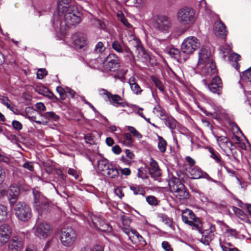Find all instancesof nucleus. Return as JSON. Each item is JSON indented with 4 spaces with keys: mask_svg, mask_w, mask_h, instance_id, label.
Returning a JSON list of instances; mask_svg holds the SVG:
<instances>
[{
    "mask_svg": "<svg viewBox=\"0 0 251 251\" xmlns=\"http://www.w3.org/2000/svg\"><path fill=\"white\" fill-rule=\"evenodd\" d=\"M105 50V47L103 44L101 42H99L95 46L94 51L96 53H102Z\"/></svg>",
    "mask_w": 251,
    "mask_h": 251,
    "instance_id": "nucleus-50",
    "label": "nucleus"
},
{
    "mask_svg": "<svg viewBox=\"0 0 251 251\" xmlns=\"http://www.w3.org/2000/svg\"><path fill=\"white\" fill-rule=\"evenodd\" d=\"M176 17L180 24L183 25H187L195 22L196 13L193 8L185 6L178 10Z\"/></svg>",
    "mask_w": 251,
    "mask_h": 251,
    "instance_id": "nucleus-2",
    "label": "nucleus"
},
{
    "mask_svg": "<svg viewBox=\"0 0 251 251\" xmlns=\"http://www.w3.org/2000/svg\"><path fill=\"white\" fill-rule=\"evenodd\" d=\"M172 23L171 19L166 16H158L154 24V27L158 30L168 32L171 28Z\"/></svg>",
    "mask_w": 251,
    "mask_h": 251,
    "instance_id": "nucleus-14",
    "label": "nucleus"
},
{
    "mask_svg": "<svg viewBox=\"0 0 251 251\" xmlns=\"http://www.w3.org/2000/svg\"><path fill=\"white\" fill-rule=\"evenodd\" d=\"M56 91L59 94L60 98L62 100H64L66 98V87L64 89L61 86L56 87Z\"/></svg>",
    "mask_w": 251,
    "mask_h": 251,
    "instance_id": "nucleus-49",
    "label": "nucleus"
},
{
    "mask_svg": "<svg viewBox=\"0 0 251 251\" xmlns=\"http://www.w3.org/2000/svg\"><path fill=\"white\" fill-rule=\"evenodd\" d=\"M151 80L153 82L155 85L158 89L162 92L164 91V86L161 81L156 76H152L151 77Z\"/></svg>",
    "mask_w": 251,
    "mask_h": 251,
    "instance_id": "nucleus-45",
    "label": "nucleus"
},
{
    "mask_svg": "<svg viewBox=\"0 0 251 251\" xmlns=\"http://www.w3.org/2000/svg\"><path fill=\"white\" fill-rule=\"evenodd\" d=\"M74 46L77 49H82L87 44L85 35L81 33H76L72 37Z\"/></svg>",
    "mask_w": 251,
    "mask_h": 251,
    "instance_id": "nucleus-20",
    "label": "nucleus"
},
{
    "mask_svg": "<svg viewBox=\"0 0 251 251\" xmlns=\"http://www.w3.org/2000/svg\"><path fill=\"white\" fill-rule=\"evenodd\" d=\"M146 201L150 205L154 206L158 205V201L153 196H149L147 197Z\"/></svg>",
    "mask_w": 251,
    "mask_h": 251,
    "instance_id": "nucleus-53",
    "label": "nucleus"
},
{
    "mask_svg": "<svg viewBox=\"0 0 251 251\" xmlns=\"http://www.w3.org/2000/svg\"><path fill=\"white\" fill-rule=\"evenodd\" d=\"M21 115L30 121L35 122L38 124L47 125L48 124V121H37L36 116L40 115L41 116L42 114L37 110H36L32 107H27L25 108V112L21 114Z\"/></svg>",
    "mask_w": 251,
    "mask_h": 251,
    "instance_id": "nucleus-17",
    "label": "nucleus"
},
{
    "mask_svg": "<svg viewBox=\"0 0 251 251\" xmlns=\"http://www.w3.org/2000/svg\"><path fill=\"white\" fill-rule=\"evenodd\" d=\"M12 232V228L10 225L7 224L0 225V246L5 245L9 241Z\"/></svg>",
    "mask_w": 251,
    "mask_h": 251,
    "instance_id": "nucleus-15",
    "label": "nucleus"
},
{
    "mask_svg": "<svg viewBox=\"0 0 251 251\" xmlns=\"http://www.w3.org/2000/svg\"><path fill=\"white\" fill-rule=\"evenodd\" d=\"M125 189V187H118L116 189H115V194L119 197L120 199H122L123 197H124L125 194L124 192V189Z\"/></svg>",
    "mask_w": 251,
    "mask_h": 251,
    "instance_id": "nucleus-57",
    "label": "nucleus"
},
{
    "mask_svg": "<svg viewBox=\"0 0 251 251\" xmlns=\"http://www.w3.org/2000/svg\"><path fill=\"white\" fill-rule=\"evenodd\" d=\"M208 90L213 93L218 95L222 93L223 84L221 79L219 76H215L210 83L207 85Z\"/></svg>",
    "mask_w": 251,
    "mask_h": 251,
    "instance_id": "nucleus-18",
    "label": "nucleus"
},
{
    "mask_svg": "<svg viewBox=\"0 0 251 251\" xmlns=\"http://www.w3.org/2000/svg\"><path fill=\"white\" fill-rule=\"evenodd\" d=\"M182 221L191 226L193 230H199L202 227V224L199 218L197 217L194 212L189 209L182 210Z\"/></svg>",
    "mask_w": 251,
    "mask_h": 251,
    "instance_id": "nucleus-3",
    "label": "nucleus"
},
{
    "mask_svg": "<svg viewBox=\"0 0 251 251\" xmlns=\"http://www.w3.org/2000/svg\"><path fill=\"white\" fill-rule=\"evenodd\" d=\"M126 56L129 58L130 63L132 65L135 63V57L133 55L132 52L129 48L126 47Z\"/></svg>",
    "mask_w": 251,
    "mask_h": 251,
    "instance_id": "nucleus-56",
    "label": "nucleus"
},
{
    "mask_svg": "<svg viewBox=\"0 0 251 251\" xmlns=\"http://www.w3.org/2000/svg\"><path fill=\"white\" fill-rule=\"evenodd\" d=\"M130 188L135 195H141L144 196L146 193L144 188L142 187L130 186Z\"/></svg>",
    "mask_w": 251,
    "mask_h": 251,
    "instance_id": "nucleus-46",
    "label": "nucleus"
},
{
    "mask_svg": "<svg viewBox=\"0 0 251 251\" xmlns=\"http://www.w3.org/2000/svg\"><path fill=\"white\" fill-rule=\"evenodd\" d=\"M171 193L179 201H184L189 199V192L179 178L173 177L168 182Z\"/></svg>",
    "mask_w": 251,
    "mask_h": 251,
    "instance_id": "nucleus-1",
    "label": "nucleus"
},
{
    "mask_svg": "<svg viewBox=\"0 0 251 251\" xmlns=\"http://www.w3.org/2000/svg\"><path fill=\"white\" fill-rule=\"evenodd\" d=\"M112 48L118 52H122L124 50V44H120L119 42L115 41L113 42Z\"/></svg>",
    "mask_w": 251,
    "mask_h": 251,
    "instance_id": "nucleus-47",
    "label": "nucleus"
},
{
    "mask_svg": "<svg viewBox=\"0 0 251 251\" xmlns=\"http://www.w3.org/2000/svg\"><path fill=\"white\" fill-rule=\"evenodd\" d=\"M90 217L93 226L96 228L101 221L102 217L98 214H91Z\"/></svg>",
    "mask_w": 251,
    "mask_h": 251,
    "instance_id": "nucleus-44",
    "label": "nucleus"
},
{
    "mask_svg": "<svg viewBox=\"0 0 251 251\" xmlns=\"http://www.w3.org/2000/svg\"><path fill=\"white\" fill-rule=\"evenodd\" d=\"M129 239L133 244H137L138 242H145L142 236L135 230L131 229L126 232Z\"/></svg>",
    "mask_w": 251,
    "mask_h": 251,
    "instance_id": "nucleus-25",
    "label": "nucleus"
},
{
    "mask_svg": "<svg viewBox=\"0 0 251 251\" xmlns=\"http://www.w3.org/2000/svg\"><path fill=\"white\" fill-rule=\"evenodd\" d=\"M162 247L166 251H173V249L167 241H164L162 243Z\"/></svg>",
    "mask_w": 251,
    "mask_h": 251,
    "instance_id": "nucleus-64",
    "label": "nucleus"
},
{
    "mask_svg": "<svg viewBox=\"0 0 251 251\" xmlns=\"http://www.w3.org/2000/svg\"><path fill=\"white\" fill-rule=\"evenodd\" d=\"M157 137L158 140V149L161 153H164L166 151L167 143L162 136L157 135Z\"/></svg>",
    "mask_w": 251,
    "mask_h": 251,
    "instance_id": "nucleus-33",
    "label": "nucleus"
},
{
    "mask_svg": "<svg viewBox=\"0 0 251 251\" xmlns=\"http://www.w3.org/2000/svg\"><path fill=\"white\" fill-rule=\"evenodd\" d=\"M232 209L234 214L239 217L241 219L245 220L247 219V215L242 210L235 206L233 207Z\"/></svg>",
    "mask_w": 251,
    "mask_h": 251,
    "instance_id": "nucleus-42",
    "label": "nucleus"
},
{
    "mask_svg": "<svg viewBox=\"0 0 251 251\" xmlns=\"http://www.w3.org/2000/svg\"><path fill=\"white\" fill-rule=\"evenodd\" d=\"M23 247V241L17 236L13 237L8 245L9 251H20Z\"/></svg>",
    "mask_w": 251,
    "mask_h": 251,
    "instance_id": "nucleus-24",
    "label": "nucleus"
},
{
    "mask_svg": "<svg viewBox=\"0 0 251 251\" xmlns=\"http://www.w3.org/2000/svg\"><path fill=\"white\" fill-rule=\"evenodd\" d=\"M16 216L23 221L26 222L31 217V209L30 207L24 202H18L14 208Z\"/></svg>",
    "mask_w": 251,
    "mask_h": 251,
    "instance_id": "nucleus-5",
    "label": "nucleus"
},
{
    "mask_svg": "<svg viewBox=\"0 0 251 251\" xmlns=\"http://www.w3.org/2000/svg\"><path fill=\"white\" fill-rule=\"evenodd\" d=\"M70 8L67 10L62 11L64 14V22L67 26L75 25L78 24L81 20L80 13L76 10H73Z\"/></svg>",
    "mask_w": 251,
    "mask_h": 251,
    "instance_id": "nucleus-8",
    "label": "nucleus"
},
{
    "mask_svg": "<svg viewBox=\"0 0 251 251\" xmlns=\"http://www.w3.org/2000/svg\"><path fill=\"white\" fill-rule=\"evenodd\" d=\"M165 125L171 129H174L176 127V121L171 117H168L165 119Z\"/></svg>",
    "mask_w": 251,
    "mask_h": 251,
    "instance_id": "nucleus-43",
    "label": "nucleus"
},
{
    "mask_svg": "<svg viewBox=\"0 0 251 251\" xmlns=\"http://www.w3.org/2000/svg\"><path fill=\"white\" fill-rule=\"evenodd\" d=\"M240 76L243 81L246 82L251 81V67L243 72Z\"/></svg>",
    "mask_w": 251,
    "mask_h": 251,
    "instance_id": "nucleus-39",
    "label": "nucleus"
},
{
    "mask_svg": "<svg viewBox=\"0 0 251 251\" xmlns=\"http://www.w3.org/2000/svg\"><path fill=\"white\" fill-rule=\"evenodd\" d=\"M49 89L47 87H38L36 88V91L40 94L46 96Z\"/></svg>",
    "mask_w": 251,
    "mask_h": 251,
    "instance_id": "nucleus-62",
    "label": "nucleus"
},
{
    "mask_svg": "<svg viewBox=\"0 0 251 251\" xmlns=\"http://www.w3.org/2000/svg\"><path fill=\"white\" fill-rule=\"evenodd\" d=\"M119 170H121L122 175H126V169H122L119 166L117 167L115 165L111 164L109 165L106 172L103 176H106L110 178H114L118 176L119 175Z\"/></svg>",
    "mask_w": 251,
    "mask_h": 251,
    "instance_id": "nucleus-22",
    "label": "nucleus"
},
{
    "mask_svg": "<svg viewBox=\"0 0 251 251\" xmlns=\"http://www.w3.org/2000/svg\"><path fill=\"white\" fill-rule=\"evenodd\" d=\"M112 228L111 226L107 223L101 225V226H99V229L102 232H110L112 231Z\"/></svg>",
    "mask_w": 251,
    "mask_h": 251,
    "instance_id": "nucleus-51",
    "label": "nucleus"
},
{
    "mask_svg": "<svg viewBox=\"0 0 251 251\" xmlns=\"http://www.w3.org/2000/svg\"><path fill=\"white\" fill-rule=\"evenodd\" d=\"M153 112L157 114L160 117L165 116L166 114L165 110L159 105L154 108Z\"/></svg>",
    "mask_w": 251,
    "mask_h": 251,
    "instance_id": "nucleus-48",
    "label": "nucleus"
},
{
    "mask_svg": "<svg viewBox=\"0 0 251 251\" xmlns=\"http://www.w3.org/2000/svg\"><path fill=\"white\" fill-rule=\"evenodd\" d=\"M148 171L151 176L155 180H157L161 176V170L159 168L158 163L152 158H150Z\"/></svg>",
    "mask_w": 251,
    "mask_h": 251,
    "instance_id": "nucleus-19",
    "label": "nucleus"
},
{
    "mask_svg": "<svg viewBox=\"0 0 251 251\" xmlns=\"http://www.w3.org/2000/svg\"><path fill=\"white\" fill-rule=\"evenodd\" d=\"M137 77L135 76L131 77L128 80V83L133 93L139 95L141 93L142 90L137 83Z\"/></svg>",
    "mask_w": 251,
    "mask_h": 251,
    "instance_id": "nucleus-27",
    "label": "nucleus"
},
{
    "mask_svg": "<svg viewBox=\"0 0 251 251\" xmlns=\"http://www.w3.org/2000/svg\"><path fill=\"white\" fill-rule=\"evenodd\" d=\"M19 189L17 187L10 186L8 189L7 199L11 205L14 204L19 195Z\"/></svg>",
    "mask_w": 251,
    "mask_h": 251,
    "instance_id": "nucleus-26",
    "label": "nucleus"
},
{
    "mask_svg": "<svg viewBox=\"0 0 251 251\" xmlns=\"http://www.w3.org/2000/svg\"><path fill=\"white\" fill-rule=\"evenodd\" d=\"M47 75V71L44 69H39L37 72V77L38 79H41Z\"/></svg>",
    "mask_w": 251,
    "mask_h": 251,
    "instance_id": "nucleus-55",
    "label": "nucleus"
},
{
    "mask_svg": "<svg viewBox=\"0 0 251 251\" xmlns=\"http://www.w3.org/2000/svg\"><path fill=\"white\" fill-rule=\"evenodd\" d=\"M135 155L133 151L126 149V164H130L134 161Z\"/></svg>",
    "mask_w": 251,
    "mask_h": 251,
    "instance_id": "nucleus-52",
    "label": "nucleus"
},
{
    "mask_svg": "<svg viewBox=\"0 0 251 251\" xmlns=\"http://www.w3.org/2000/svg\"><path fill=\"white\" fill-rule=\"evenodd\" d=\"M138 57L142 59L143 62H150L151 56L150 53L142 46L138 50Z\"/></svg>",
    "mask_w": 251,
    "mask_h": 251,
    "instance_id": "nucleus-30",
    "label": "nucleus"
},
{
    "mask_svg": "<svg viewBox=\"0 0 251 251\" xmlns=\"http://www.w3.org/2000/svg\"><path fill=\"white\" fill-rule=\"evenodd\" d=\"M168 53L171 57L177 60L179 59L180 51L177 49L172 48L168 50Z\"/></svg>",
    "mask_w": 251,
    "mask_h": 251,
    "instance_id": "nucleus-40",
    "label": "nucleus"
},
{
    "mask_svg": "<svg viewBox=\"0 0 251 251\" xmlns=\"http://www.w3.org/2000/svg\"><path fill=\"white\" fill-rule=\"evenodd\" d=\"M76 238L75 232L72 227H67L61 229L60 240L64 246H71L75 243Z\"/></svg>",
    "mask_w": 251,
    "mask_h": 251,
    "instance_id": "nucleus-6",
    "label": "nucleus"
},
{
    "mask_svg": "<svg viewBox=\"0 0 251 251\" xmlns=\"http://www.w3.org/2000/svg\"><path fill=\"white\" fill-rule=\"evenodd\" d=\"M34 207L41 215L46 214L50 210V204L47 200L37 191H33Z\"/></svg>",
    "mask_w": 251,
    "mask_h": 251,
    "instance_id": "nucleus-4",
    "label": "nucleus"
},
{
    "mask_svg": "<svg viewBox=\"0 0 251 251\" xmlns=\"http://www.w3.org/2000/svg\"><path fill=\"white\" fill-rule=\"evenodd\" d=\"M126 128L128 131V133H127L128 134H130L131 136L132 135L138 139L142 138V135L133 126H126Z\"/></svg>",
    "mask_w": 251,
    "mask_h": 251,
    "instance_id": "nucleus-35",
    "label": "nucleus"
},
{
    "mask_svg": "<svg viewBox=\"0 0 251 251\" xmlns=\"http://www.w3.org/2000/svg\"><path fill=\"white\" fill-rule=\"evenodd\" d=\"M12 125L13 128L17 130H20L23 127L22 124L20 122L16 120L12 121Z\"/></svg>",
    "mask_w": 251,
    "mask_h": 251,
    "instance_id": "nucleus-58",
    "label": "nucleus"
},
{
    "mask_svg": "<svg viewBox=\"0 0 251 251\" xmlns=\"http://www.w3.org/2000/svg\"><path fill=\"white\" fill-rule=\"evenodd\" d=\"M46 97H48L50 100H52L54 102L57 101L58 100L57 97L56 96H55L54 94L52 93L49 89L46 95Z\"/></svg>",
    "mask_w": 251,
    "mask_h": 251,
    "instance_id": "nucleus-60",
    "label": "nucleus"
},
{
    "mask_svg": "<svg viewBox=\"0 0 251 251\" xmlns=\"http://www.w3.org/2000/svg\"><path fill=\"white\" fill-rule=\"evenodd\" d=\"M210 52L206 48H201L199 52V63L205 64L210 61L209 57Z\"/></svg>",
    "mask_w": 251,
    "mask_h": 251,
    "instance_id": "nucleus-28",
    "label": "nucleus"
},
{
    "mask_svg": "<svg viewBox=\"0 0 251 251\" xmlns=\"http://www.w3.org/2000/svg\"><path fill=\"white\" fill-rule=\"evenodd\" d=\"M126 39L129 46L132 49L138 50L142 47L141 42L134 34V29L132 25L126 21Z\"/></svg>",
    "mask_w": 251,
    "mask_h": 251,
    "instance_id": "nucleus-9",
    "label": "nucleus"
},
{
    "mask_svg": "<svg viewBox=\"0 0 251 251\" xmlns=\"http://www.w3.org/2000/svg\"><path fill=\"white\" fill-rule=\"evenodd\" d=\"M52 226L46 222L39 223L34 228L35 235L43 239L50 236L52 233Z\"/></svg>",
    "mask_w": 251,
    "mask_h": 251,
    "instance_id": "nucleus-10",
    "label": "nucleus"
},
{
    "mask_svg": "<svg viewBox=\"0 0 251 251\" xmlns=\"http://www.w3.org/2000/svg\"><path fill=\"white\" fill-rule=\"evenodd\" d=\"M202 227L201 228L200 231H198L202 236L201 241L203 244L208 245L209 242L213 239L214 236V232L215 231V226L214 225H211L208 229L202 231Z\"/></svg>",
    "mask_w": 251,
    "mask_h": 251,
    "instance_id": "nucleus-16",
    "label": "nucleus"
},
{
    "mask_svg": "<svg viewBox=\"0 0 251 251\" xmlns=\"http://www.w3.org/2000/svg\"><path fill=\"white\" fill-rule=\"evenodd\" d=\"M41 117H43L41 121H48V123L50 120L57 121L59 119V116L53 112H47L44 114H42Z\"/></svg>",
    "mask_w": 251,
    "mask_h": 251,
    "instance_id": "nucleus-31",
    "label": "nucleus"
},
{
    "mask_svg": "<svg viewBox=\"0 0 251 251\" xmlns=\"http://www.w3.org/2000/svg\"><path fill=\"white\" fill-rule=\"evenodd\" d=\"M70 0H58V10L60 12L61 10L62 11L67 10L70 8H73L72 6H69L68 4Z\"/></svg>",
    "mask_w": 251,
    "mask_h": 251,
    "instance_id": "nucleus-34",
    "label": "nucleus"
},
{
    "mask_svg": "<svg viewBox=\"0 0 251 251\" xmlns=\"http://www.w3.org/2000/svg\"><path fill=\"white\" fill-rule=\"evenodd\" d=\"M188 173L190 175L191 178L193 179H199L201 177L211 178L206 173H203L201 169L196 166L190 167L188 169Z\"/></svg>",
    "mask_w": 251,
    "mask_h": 251,
    "instance_id": "nucleus-21",
    "label": "nucleus"
},
{
    "mask_svg": "<svg viewBox=\"0 0 251 251\" xmlns=\"http://www.w3.org/2000/svg\"><path fill=\"white\" fill-rule=\"evenodd\" d=\"M0 102L8 109H13V107L12 106V103L7 97L0 95Z\"/></svg>",
    "mask_w": 251,
    "mask_h": 251,
    "instance_id": "nucleus-41",
    "label": "nucleus"
},
{
    "mask_svg": "<svg viewBox=\"0 0 251 251\" xmlns=\"http://www.w3.org/2000/svg\"><path fill=\"white\" fill-rule=\"evenodd\" d=\"M8 211L6 206L0 204V223L5 221L7 219Z\"/></svg>",
    "mask_w": 251,
    "mask_h": 251,
    "instance_id": "nucleus-36",
    "label": "nucleus"
},
{
    "mask_svg": "<svg viewBox=\"0 0 251 251\" xmlns=\"http://www.w3.org/2000/svg\"><path fill=\"white\" fill-rule=\"evenodd\" d=\"M23 167L29 170V171H33L34 170V167L32 162L26 161L23 165Z\"/></svg>",
    "mask_w": 251,
    "mask_h": 251,
    "instance_id": "nucleus-63",
    "label": "nucleus"
},
{
    "mask_svg": "<svg viewBox=\"0 0 251 251\" xmlns=\"http://www.w3.org/2000/svg\"><path fill=\"white\" fill-rule=\"evenodd\" d=\"M205 63L206 66L207 67V75L211 76L216 73L217 70L215 63H214L212 61L210 60Z\"/></svg>",
    "mask_w": 251,
    "mask_h": 251,
    "instance_id": "nucleus-32",
    "label": "nucleus"
},
{
    "mask_svg": "<svg viewBox=\"0 0 251 251\" xmlns=\"http://www.w3.org/2000/svg\"><path fill=\"white\" fill-rule=\"evenodd\" d=\"M126 71L124 70H121L118 72L115 75V78H118L123 82L125 81Z\"/></svg>",
    "mask_w": 251,
    "mask_h": 251,
    "instance_id": "nucleus-54",
    "label": "nucleus"
},
{
    "mask_svg": "<svg viewBox=\"0 0 251 251\" xmlns=\"http://www.w3.org/2000/svg\"><path fill=\"white\" fill-rule=\"evenodd\" d=\"M214 32L217 36L221 38H225L227 34L226 25L221 21L215 23Z\"/></svg>",
    "mask_w": 251,
    "mask_h": 251,
    "instance_id": "nucleus-23",
    "label": "nucleus"
},
{
    "mask_svg": "<svg viewBox=\"0 0 251 251\" xmlns=\"http://www.w3.org/2000/svg\"><path fill=\"white\" fill-rule=\"evenodd\" d=\"M0 162H2L6 164H9L10 162V158L8 156L5 155L4 153H0Z\"/></svg>",
    "mask_w": 251,
    "mask_h": 251,
    "instance_id": "nucleus-59",
    "label": "nucleus"
},
{
    "mask_svg": "<svg viewBox=\"0 0 251 251\" xmlns=\"http://www.w3.org/2000/svg\"><path fill=\"white\" fill-rule=\"evenodd\" d=\"M200 46L199 40L196 37L190 36L186 38L183 41L181 49L184 53L191 54L199 48Z\"/></svg>",
    "mask_w": 251,
    "mask_h": 251,
    "instance_id": "nucleus-7",
    "label": "nucleus"
},
{
    "mask_svg": "<svg viewBox=\"0 0 251 251\" xmlns=\"http://www.w3.org/2000/svg\"><path fill=\"white\" fill-rule=\"evenodd\" d=\"M119 67V60L114 54H109L103 62V69L105 72L114 71Z\"/></svg>",
    "mask_w": 251,
    "mask_h": 251,
    "instance_id": "nucleus-12",
    "label": "nucleus"
},
{
    "mask_svg": "<svg viewBox=\"0 0 251 251\" xmlns=\"http://www.w3.org/2000/svg\"><path fill=\"white\" fill-rule=\"evenodd\" d=\"M99 93L106 101L109 102L110 103L116 106L118 105L124 106V103L121 102L122 99L120 96L117 95H112L104 89H100Z\"/></svg>",
    "mask_w": 251,
    "mask_h": 251,
    "instance_id": "nucleus-11",
    "label": "nucleus"
},
{
    "mask_svg": "<svg viewBox=\"0 0 251 251\" xmlns=\"http://www.w3.org/2000/svg\"><path fill=\"white\" fill-rule=\"evenodd\" d=\"M138 176L139 177H141L142 179H146L147 178V176L145 173V171L143 167H141L138 169Z\"/></svg>",
    "mask_w": 251,
    "mask_h": 251,
    "instance_id": "nucleus-61",
    "label": "nucleus"
},
{
    "mask_svg": "<svg viewBox=\"0 0 251 251\" xmlns=\"http://www.w3.org/2000/svg\"><path fill=\"white\" fill-rule=\"evenodd\" d=\"M111 164L106 159H102L98 161V168L102 175L103 176L105 172H106Z\"/></svg>",
    "mask_w": 251,
    "mask_h": 251,
    "instance_id": "nucleus-29",
    "label": "nucleus"
},
{
    "mask_svg": "<svg viewBox=\"0 0 251 251\" xmlns=\"http://www.w3.org/2000/svg\"><path fill=\"white\" fill-rule=\"evenodd\" d=\"M209 151L211 153L210 157L214 159L217 162L219 163L221 166H222L224 164V162L221 160L220 154L215 151L212 148H209Z\"/></svg>",
    "mask_w": 251,
    "mask_h": 251,
    "instance_id": "nucleus-38",
    "label": "nucleus"
},
{
    "mask_svg": "<svg viewBox=\"0 0 251 251\" xmlns=\"http://www.w3.org/2000/svg\"><path fill=\"white\" fill-rule=\"evenodd\" d=\"M159 218L161 219V221L164 223L167 226L172 228H174L173 221L172 218L168 217L164 214H159Z\"/></svg>",
    "mask_w": 251,
    "mask_h": 251,
    "instance_id": "nucleus-37",
    "label": "nucleus"
},
{
    "mask_svg": "<svg viewBox=\"0 0 251 251\" xmlns=\"http://www.w3.org/2000/svg\"><path fill=\"white\" fill-rule=\"evenodd\" d=\"M215 137L219 147L226 153V155L229 156L228 151H232L233 148H235L232 142L226 136H215Z\"/></svg>",
    "mask_w": 251,
    "mask_h": 251,
    "instance_id": "nucleus-13",
    "label": "nucleus"
}]
</instances>
